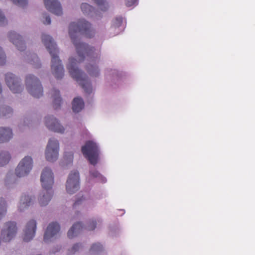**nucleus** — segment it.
Masks as SVG:
<instances>
[{"mask_svg":"<svg viewBox=\"0 0 255 255\" xmlns=\"http://www.w3.org/2000/svg\"><path fill=\"white\" fill-rule=\"evenodd\" d=\"M95 30L91 27V24L84 19H80L77 23L71 22L69 27V34L72 41L75 46L78 56V60L70 58L67 66L71 76L75 79L87 93L92 92L91 84L87 80L86 75L77 67V64L83 61L87 57L91 63L86 65V70L89 74L93 77L99 75L98 67L94 62L95 59L99 58V54L95 53L94 47H89L85 43L80 41V36L84 35L91 38L95 35Z\"/></svg>","mask_w":255,"mask_h":255,"instance_id":"obj_1","label":"nucleus"},{"mask_svg":"<svg viewBox=\"0 0 255 255\" xmlns=\"http://www.w3.org/2000/svg\"><path fill=\"white\" fill-rule=\"evenodd\" d=\"M42 41L51 56V70L53 74L56 79H61L64 76V70L61 61L58 56L59 51L56 44L53 38L48 35L43 34Z\"/></svg>","mask_w":255,"mask_h":255,"instance_id":"obj_2","label":"nucleus"},{"mask_svg":"<svg viewBox=\"0 0 255 255\" xmlns=\"http://www.w3.org/2000/svg\"><path fill=\"white\" fill-rule=\"evenodd\" d=\"M40 182L43 191L42 195H40L39 203L41 206H44L48 204L53 195L51 189L54 184V175L50 168L46 167L43 170Z\"/></svg>","mask_w":255,"mask_h":255,"instance_id":"obj_3","label":"nucleus"},{"mask_svg":"<svg viewBox=\"0 0 255 255\" xmlns=\"http://www.w3.org/2000/svg\"><path fill=\"white\" fill-rule=\"evenodd\" d=\"M81 151L90 164L95 165L98 163L99 150L95 142L90 140L87 141L85 144L82 147Z\"/></svg>","mask_w":255,"mask_h":255,"instance_id":"obj_4","label":"nucleus"},{"mask_svg":"<svg viewBox=\"0 0 255 255\" xmlns=\"http://www.w3.org/2000/svg\"><path fill=\"white\" fill-rule=\"evenodd\" d=\"M26 89L33 97L39 98L43 95V88L38 78L34 75H28L26 77Z\"/></svg>","mask_w":255,"mask_h":255,"instance_id":"obj_5","label":"nucleus"},{"mask_svg":"<svg viewBox=\"0 0 255 255\" xmlns=\"http://www.w3.org/2000/svg\"><path fill=\"white\" fill-rule=\"evenodd\" d=\"M59 142L53 138L49 140L45 150V157L47 161L53 162L56 160L58 157Z\"/></svg>","mask_w":255,"mask_h":255,"instance_id":"obj_6","label":"nucleus"},{"mask_svg":"<svg viewBox=\"0 0 255 255\" xmlns=\"http://www.w3.org/2000/svg\"><path fill=\"white\" fill-rule=\"evenodd\" d=\"M80 187V177L77 170L72 171L69 174L66 184V191L69 194H73Z\"/></svg>","mask_w":255,"mask_h":255,"instance_id":"obj_7","label":"nucleus"},{"mask_svg":"<svg viewBox=\"0 0 255 255\" xmlns=\"http://www.w3.org/2000/svg\"><path fill=\"white\" fill-rule=\"evenodd\" d=\"M32 159L30 156H25L19 162L15 169L16 175L21 177L27 175L32 167Z\"/></svg>","mask_w":255,"mask_h":255,"instance_id":"obj_8","label":"nucleus"},{"mask_svg":"<svg viewBox=\"0 0 255 255\" xmlns=\"http://www.w3.org/2000/svg\"><path fill=\"white\" fill-rule=\"evenodd\" d=\"M5 80L7 86L13 93H18L22 91V87L19 84V79L12 73H7L5 75Z\"/></svg>","mask_w":255,"mask_h":255,"instance_id":"obj_9","label":"nucleus"},{"mask_svg":"<svg viewBox=\"0 0 255 255\" xmlns=\"http://www.w3.org/2000/svg\"><path fill=\"white\" fill-rule=\"evenodd\" d=\"M45 124L47 128L51 130L60 133H63L64 131V128L53 116L46 117Z\"/></svg>","mask_w":255,"mask_h":255,"instance_id":"obj_10","label":"nucleus"},{"mask_svg":"<svg viewBox=\"0 0 255 255\" xmlns=\"http://www.w3.org/2000/svg\"><path fill=\"white\" fill-rule=\"evenodd\" d=\"M1 232V237L3 241L9 242L15 235L17 232L16 224H8Z\"/></svg>","mask_w":255,"mask_h":255,"instance_id":"obj_11","label":"nucleus"},{"mask_svg":"<svg viewBox=\"0 0 255 255\" xmlns=\"http://www.w3.org/2000/svg\"><path fill=\"white\" fill-rule=\"evenodd\" d=\"M46 9L57 15L62 14V9L60 2L57 0H44Z\"/></svg>","mask_w":255,"mask_h":255,"instance_id":"obj_12","label":"nucleus"},{"mask_svg":"<svg viewBox=\"0 0 255 255\" xmlns=\"http://www.w3.org/2000/svg\"><path fill=\"white\" fill-rule=\"evenodd\" d=\"M60 229L59 224H49L44 235V242L45 243L50 242L51 239L59 233Z\"/></svg>","mask_w":255,"mask_h":255,"instance_id":"obj_13","label":"nucleus"},{"mask_svg":"<svg viewBox=\"0 0 255 255\" xmlns=\"http://www.w3.org/2000/svg\"><path fill=\"white\" fill-rule=\"evenodd\" d=\"M8 37L10 41L15 45L18 50L23 51L25 50L26 48L25 43L19 34L14 31L10 32L8 34Z\"/></svg>","mask_w":255,"mask_h":255,"instance_id":"obj_14","label":"nucleus"},{"mask_svg":"<svg viewBox=\"0 0 255 255\" xmlns=\"http://www.w3.org/2000/svg\"><path fill=\"white\" fill-rule=\"evenodd\" d=\"M36 224H26L24 231L23 239L24 242H28L35 236Z\"/></svg>","mask_w":255,"mask_h":255,"instance_id":"obj_15","label":"nucleus"},{"mask_svg":"<svg viewBox=\"0 0 255 255\" xmlns=\"http://www.w3.org/2000/svg\"><path fill=\"white\" fill-rule=\"evenodd\" d=\"M84 226L82 224H73L67 232V236L69 239H73L78 236L81 232Z\"/></svg>","mask_w":255,"mask_h":255,"instance_id":"obj_16","label":"nucleus"},{"mask_svg":"<svg viewBox=\"0 0 255 255\" xmlns=\"http://www.w3.org/2000/svg\"><path fill=\"white\" fill-rule=\"evenodd\" d=\"M12 136V132L9 128H0V142L8 141Z\"/></svg>","mask_w":255,"mask_h":255,"instance_id":"obj_17","label":"nucleus"},{"mask_svg":"<svg viewBox=\"0 0 255 255\" xmlns=\"http://www.w3.org/2000/svg\"><path fill=\"white\" fill-rule=\"evenodd\" d=\"M51 94L53 99V107L55 110H57L60 108L61 103L62 102V99L60 95V92L58 90L53 89L51 91Z\"/></svg>","mask_w":255,"mask_h":255,"instance_id":"obj_18","label":"nucleus"},{"mask_svg":"<svg viewBox=\"0 0 255 255\" xmlns=\"http://www.w3.org/2000/svg\"><path fill=\"white\" fill-rule=\"evenodd\" d=\"M84 107V103L81 98H75L72 102V110L75 113L81 111Z\"/></svg>","mask_w":255,"mask_h":255,"instance_id":"obj_19","label":"nucleus"},{"mask_svg":"<svg viewBox=\"0 0 255 255\" xmlns=\"http://www.w3.org/2000/svg\"><path fill=\"white\" fill-rule=\"evenodd\" d=\"M32 199L28 196L24 195L21 198L19 209L20 211L23 210L25 208L29 206L32 203Z\"/></svg>","mask_w":255,"mask_h":255,"instance_id":"obj_20","label":"nucleus"},{"mask_svg":"<svg viewBox=\"0 0 255 255\" xmlns=\"http://www.w3.org/2000/svg\"><path fill=\"white\" fill-rule=\"evenodd\" d=\"M83 248V246L82 243H76L67 250V254L69 255H74L81 250Z\"/></svg>","mask_w":255,"mask_h":255,"instance_id":"obj_21","label":"nucleus"},{"mask_svg":"<svg viewBox=\"0 0 255 255\" xmlns=\"http://www.w3.org/2000/svg\"><path fill=\"white\" fill-rule=\"evenodd\" d=\"M10 155L8 152L1 151L0 152V166H3L9 162Z\"/></svg>","mask_w":255,"mask_h":255,"instance_id":"obj_22","label":"nucleus"},{"mask_svg":"<svg viewBox=\"0 0 255 255\" xmlns=\"http://www.w3.org/2000/svg\"><path fill=\"white\" fill-rule=\"evenodd\" d=\"M90 176L92 178H95L98 181L105 183L106 182V179L102 175H101L97 170H91L90 172Z\"/></svg>","mask_w":255,"mask_h":255,"instance_id":"obj_23","label":"nucleus"},{"mask_svg":"<svg viewBox=\"0 0 255 255\" xmlns=\"http://www.w3.org/2000/svg\"><path fill=\"white\" fill-rule=\"evenodd\" d=\"M103 246L100 243H96L93 244L90 248V251L94 254H98L103 250Z\"/></svg>","mask_w":255,"mask_h":255,"instance_id":"obj_24","label":"nucleus"},{"mask_svg":"<svg viewBox=\"0 0 255 255\" xmlns=\"http://www.w3.org/2000/svg\"><path fill=\"white\" fill-rule=\"evenodd\" d=\"M12 113V109L9 107L5 106L0 108V116L9 117Z\"/></svg>","mask_w":255,"mask_h":255,"instance_id":"obj_25","label":"nucleus"},{"mask_svg":"<svg viewBox=\"0 0 255 255\" xmlns=\"http://www.w3.org/2000/svg\"><path fill=\"white\" fill-rule=\"evenodd\" d=\"M6 212V206L4 200L0 199V220L5 215Z\"/></svg>","mask_w":255,"mask_h":255,"instance_id":"obj_26","label":"nucleus"},{"mask_svg":"<svg viewBox=\"0 0 255 255\" xmlns=\"http://www.w3.org/2000/svg\"><path fill=\"white\" fill-rule=\"evenodd\" d=\"M81 8L83 13L89 14L94 10V8L87 3H83L81 4Z\"/></svg>","mask_w":255,"mask_h":255,"instance_id":"obj_27","label":"nucleus"},{"mask_svg":"<svg viewBox=\"0 0 255 255\" xmlns=\"http://www.w3.org/2000/svg\"><path fill=\"white\" fill-rule=\"evenodd\" d=\"M39 60L36 55H32L31 59L29 60V62L33 65L35 68H39L41 64L39 63Z\"/></svg>","mask_w":255,"mask_h":255,"instance_id":"obj_28","label":"nucleus"},{"mask_svg":"<svg viewBox=\"0 0 255 255\" xmlns=\"http://www.w3.org/2000/svg\"><path fill=\"white\" fill-rule=\"evenodd\" d=\"M123 22V17H116L113 23V26L115 28L118 27L122 24Z\"/></svg>","mask_w":255,"mask_h":255,"instance_id":"obj_29","label":"nucleus"},{"mask_svg":"<svg viewBox=\"0 0 255 255\" xmlns=\"http://www.w3.org/2000/svg\"><path fill=\"white\" fill-rule=\"evenodd\" d=\"M6 56L3 52L2 48L0 47V65H2L5 63Z\"/></svg>","mask_w":255,"mask_h":255,"instance_id":"obj_30","label":"nucleus"},{"mask_svg":"<svg viewBox=\"0 0 255 255\" xmlns=\"http://www.w3.org/2000/svg\"><path fill=\"white\" fill-rule=\"evenodd\" d=\"M13 2L19 6H24L27 4V0H11Z\"/></svg>","mask_w":255,"mask_h":255,"instance_id":"obj_31","label":"nucleus"},{"mask_svg":"<svg viewBox=\"0 0 255 255\" xmlns=\"http://www.w3.org/2000/svg\"><path fill=\"white\" fill-rule=\"evenodd\" d=\"M6 23H7V20L4 15L1 13V11L0 10V25H3Z\"/></svg>","mask_w":255,"mask_h":255,"instance_id":"obj_32","label":"nucleus"},{"mask_svg":"<svg viewBox=\"0 0 255 255\" xmlns=\"http://www.w3.org/2000/svg\"><path fill=\"white\" fill-rule=\"evenodd\" d=\"M82 225H87L84 227L89 231H93L96 228V224H82Z\"/></svg>","mask_w":255,"mask_h":255,"instance_id":"obj_33","label":"nucleus"},{"mask_svg":"<svg viewBox=\"0 0 255 255\" xmlns=\"http://www.w3.org/2000/svg\"><path fill=\"white\" fill-rule=\"evenodd\" d=\"M126 5L128 6H131L134 5L137 1V0H125Z\"/></svg>","mask_w":255,"mask_h":255,"instance_id":"obj_34","label":"nucleus"},{"mask_svg":"<svg viewBox=\"0 0 255 255\" xmlns=\"http://www.w3.org/2000/svg\"><path fill=\"white\" fill-rule=\"evenodd\" d=\"M45 20L43 21V23L45 24H50L51 23V19L49 16L46 15L45 16Z\"/></svg>","mask_w":255,"mask_h":255,"instance_id":"obj_35","label":"nucleus"},{"mask_svg":"<svg viewBox=\"0 0 255 255\" xmlns=\"http://www.w3.org/2000/svg\"><path fill=\"white\" fill-rule=\"evenodd\" d=\"M83 199L82 198L78 199L75 201V202L74 203L73 207L76 208V207L80 204L82 201Z\"/></svg>","mask_w":255,"mask_h":255,"instance_id":"obj_36","label":"nucleus"},{"mask_svg":"<svg viewBox=\"0 0 255 255\" xmlns=\"http://www.w3.org/2000/svg\"><path fill=\"white\" fill-rule=\"evenodd\" d=\"M59 250H60V248H59L58 247H57L56 250H55V251H52V253H53V254H54V253H56V252H58Z\"/></svg>","mask_w":255,"mask_h":255,"instance_id":"obj_37","label":"nucleus"},{"mask_svg":"<svg viewBox=\"0 0 255 255\" xmlns=\"http://www.w3.org/2000/svg\"><path fill=\"white\" fill-rule=\"evenodd\" d=\"M120 211L122 212V213L120 214L121 215L124 214L125 213V211L124 210L122 209V210H120Z\"/></svg>","mask_w":255,"mask_h":255,"instance_id":"obj_38","label":"nucleus"},{"mask_svg":"<svg viewBox=\"0 0 255 255\" xmlns=\"http://www.w3.org/2000/svg\"><path fill=\"white\" fill-rule=\"evenodd\" d=\"M73 154H70L69 155V159L70 160H72L73 159Z\"/></svg>","mask_w":255,"mask_h":255,"instance_id":"obj_39","label":"nucleus"},{"mask_svg":"<svg viewBox=\"0 0 255 255\" xmlns=\"http://www.w3.org/2000/svg\"><path fill=\"white\" fill-rule=\"evenodd\" d=\"M30 223H32V224L36 223V221L33 220V221H32Z\"/></svg>","mask_w":255,"mask_h":255,"instance_id":"obj_40","label":"nucleus"},{"mask_svg":"<svg viewBox=\"0 0 255 255\" xmlns=\"http://www.w3.org/2000/svg\"><path fill=\"white\" fill-rule=\"evenodd\" d=\"M52 223L56 224L57 223L56 222H53Z\"/></svg>","mask_w":255,"mask_h":255,"instance_id":"obj_41","label":"nucleus"}]
</instances>
